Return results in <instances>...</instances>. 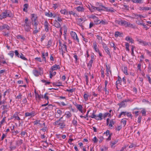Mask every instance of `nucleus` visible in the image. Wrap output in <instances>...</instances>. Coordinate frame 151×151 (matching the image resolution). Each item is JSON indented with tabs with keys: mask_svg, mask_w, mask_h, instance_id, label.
<instances>
[{
	"mask_svg": "<svg viewBox=\"0 0 151 151\" xmlns=\"http://www.w3.org/2000/svg\"><path fill=\"white\" fill-rule=\"evenodd\" d=\"M103 116V114L101 113H100L98 116H97L94 114L93 112V114L89 116L92 118H94L97 120H101L102 119V117Z\"/></svg>",
	"mask_w": 151,
	"mask_h": 151,
	"instance_id": "1",
	"label": "nucleus"
},
{
	"mask_svg": "<svg viewBox=\"0 0 151 151\" xmlns=\"http://www.w3.org/2000/svg\"><path fill=\"white\" fill-rule=\"evenodd\" d=\"M36 115V113L35 111H33L31 112H26L25 114V116L26 117L30 116L31 117L34 116Z\"/></svg>",
	"mask_w": 151,
	"mask_h": 151,
	"instance_id": "2",
	"label": "nucleus"
},
{
	"mask_svg": "<svg viewBox=\"0 0 151 151\" xmlns=\"http://www.w3.org/2000/svg\"><path fill=\"white\" fill-rule=\"evenodd\" d=\"M70 35L72 37L74 40H76L78 42H79V39L77 37L76 33L73 31H71L70 32Z\"/></svg>",
	"mask_w": 151,
	"mask_h": 151,
	"instance_id": "3",
	"label": "nucleus"
},
{
	"mask_svg": "<svg viewBox=\"0 0 151 151\" xmlns=\"http://www.w3.org/2000/svg\"><path fill=\"white\" fill-rule=\"evenodd\" d=\"M129 100H125L124 101H122L120 103L118 104V105H119V109L120 108L122 107H125L126 105V102L129 101ZM119 109H118L119 110Z\"/></svg>",
	"mask_w": 151,
	"mask_h": 151,
	"instance_id": "4",
	"label": "nucleus"
},
{
	"mask_svg": "<svg viewBox=\"0 0 151 151\" xmlns=\"http://www.w3.org/2000/svg\"><path fill=\"white\" fill-rule=\"evenodd\" d=\"M118 24L119 25L124 26L125 27H127L129 26V23L126 21L124 20L119 21ZM130 25V24H129Z\"/></svg>",
	"mask_w": 151,
	"mask_h": 151,
	"instance_id": "5",
	"label": "nucleus"
},
{
	"mask_svg": "<svg viewBox=\"0 0 151 151\" xmlns=\"http://www.w3.org/2000/svg\"><path fill=\"white\" fill-rule=\"evenodd\" d=\"M60 69V67L59 65L55 64L51 67L50 70L53 72V70H57Z\"/></svg>",
	"mask_w": 151,
	"mask_h": 151,
	"instance_id": "6",
	"label": "nucleus"
},
{
	"mask_svg": "<svg viewBox=\"0 0 151 151\" xmlns=\"http://www.w3.org/2000/svg\"><path fill=\"white\" fill-rule=\"evenodd\" d=\"M44 25L45 31L46 32H48L49 30V26L50 25L47 20L45 21Z\"/></svg>",
	"mask_w": 151,
	"mask_h": 151,
	"instance_id": "7",
	"label": "nucleus"
},
{
	"mask_svg": "<svg viewBox=\"0 0 151 151\" xmlns=\"http://www.w3.org/2000/svg\"><path fill=\"white\" fill-rule=\"evenodd\" d=\"M76 108L82 113H83V106L81 105L77 104L76 103L74 104Z\"/></svg>",
	"mask_w": 151,
	"mask_h": 151,
	"instance_id": "8",
	"label": "nucleus"
},
{
	"mask_svg": "<svg viewBox=\"0 0 151 151\" xmlns=\"http://www.w3.org/2000/svg\"><path fill=\"white\" fill-rule=\"evenodd\" d=\"M53 25L58 28H60L61 27L60 23L58 22L56 20H54L53 22Z\"/></svg>",
	"mask_w": 151,
	"mask_h": 151,
	"instance_id": "9",
	"label": "nucleus"
},
{
	"mask_svg": "<svg viewBox=\"0 0 151 151\" xmlns=\"http://www.w3.org/2000/svg\"><path fill=\"white\" fill-rule=\"evenodd\" d=\"M139 42L140 44L144 46L149 45V42H147L141 40L139 41Z\"/></svg>",
	"mask_w": 151,
	"mask_h": 151,
	"instance_id": "10",
	"label": "nucleus"
},
{
	"mask_svg": "<svg viewBox=\"0 0 151 151\" xmlns=\"http://www.w3.org/2000/svg\"><path fill=\"white\" fill-rule=\"evenodd\" d=\"M76 9L78 12H83L84 8L83 6H79L76 8Z\"/></svg>",
	"mask_w": 151,
	"mask_h": 151,
	"instance_id": "11",
	"label": "nucleus"
},
{
	"mask_svg": "<svg viewBox=\"0 0 151 151\" xmlns=\"http://www.w3.org/2000/svg\"><path fill=\"white\" fill-rule=\"evenodd\" d=\"M93 63V61L92 60H91L87 64V66L89 69H91V68L92 66V65Z\"/></svg>",
	"mask_w": 151,
	"mask_h": 151,
	"instance_id": "12",
	"label": "nucleus"
},
{
	"mask_svg": "<svg viewBox=\"0 0 151 151\" xmlns=\"http://www.w3.org/2000/svg\"><path fill=\"white\" fill-rule=\"evenodd\" d=\"M103 7L104 6L102 5V4H100L99 5V6L97 7L96 10L100 11L101 10H103Z\"/></svg>",
	"mask_w": 151,
	"mask_h": 151,
	"instance_id": "13",
	"label": "nucleus"
},
{
	"mask_svg": "<svg viewBox=\"0 0 151 151\" xmlns=\"http://www.w3.org/2000/svg\"><path fill=\"white\" fill-rule=\"evenodd\" d=\"M5 10L6 14L7 17H11L12 14L11 13L10 11L8 10Z\"/></svg>",
	"mask_w": 151,
	"mask_h": 151,
	"instance_id": "14",
	"label": "nucleus"
},
{
	"mask_svg": "<svg viewBox=\"0 0 151 151\" xmlns=\"http://www.w3.org/2000/svg\"><path fill=\"white\" fill-rule=\"evenodd\" d=\"M97 43L96 42H95L93 43L94 49L95 51L96 52H99V49L97 48Z\"/></svg>",
	"mask_w": 151,
	"mask_h": 151,
	"instance_id": "15",
	"label": "nucleus"
},
{
	"mask_svg": "<svg viewBox=\"0 0 151 151\" xmlns=\"http://www.w3.org/2000/svg\"><path fill=\"white\" fill-rule=\"evenodd\" d=\"M13 117L14 118H15V119L18 120H19L21 119L20 117L18 116L17 112H16L13 115Z\"/></svg>",
	"mask_w": 151,
	"mask_h": 151,
	"instance_id": "16",
	"label": "nucleus"
},
{
	"mask_svg": "<svg viewBox=\"0 0 151 151\" xmlns=\"http://www.w3.org/2000/svg\"><path fill=\"white\" fill-rule=\"evenodd\" d=\"M2 27L3 29H6L7 30H9L10 29V27L8 25L6 24H4L2 25Z\"/></svg>",
	"mask_w": 151,
	"mask_h": 151,
	"instance_id": "17",
	"label": "nucleus"
},
{
	"mask_svg": "<svg viewBox=\"0 0 151 151\" xmlns=\"http://www.w3.org/2000/svg\"><path fill=\"white\" fill-rule=\"evenodd\" d=\"M24 8L23 9V11L25 12H27V9L28 8L29 6L27 4H25L24 5Z\"/></svg>",
	"mask_w": 151,
	"mask_h": 151,
	"instance_id": "18",
	"label": "nucleus"
},
{
	"mask_svg": "<svg viewBox=\"0 0 151 151\" xmlns=\"http://www.w3.org/2000/svg\"><path fill=\"white\" fill-rule=\"evenodd\" d=\"M60 45L61 47H63V48H64L65 49V50L67 51V46L66 44V43H64V44L62 45V46H61V43L60 42H59Z\"/></svg>",
	"mask_w": 151,
	"mask_h": 151,
	"instance_id": "19",
	"label": "nucleus"
},
{
	"mask_svg": "<svg viewBox=\"0 0 151 151\" xmlns=\"http://www.w3.org/2000/svg\"><path fill=\"white\" fill-rule=\"evenodd\" d=\"M1 17H2V18H5L7 17V16L6 14V12L5 10L4 11L2 12L0 15Z\"/></svg>",
	"mask_w": 151,
	"mask_h": 151,
	"instance_id": "20",
	"label": "nucleus"
},
{
	"mask_svg": "<svg viewBox=\"0 0 151 151\" xmlns=\"http://www.w3.org/2000/svg\"><path fill=\"white\" fill-rule=\"evenodd\" d=\"M122 34V33H121L118 31L116 32L115 33V36L117 37L118 36H122L121 35Z\"/></svg>",
	"mask_w": 151,
	"mask_h": 151,
	"instance_id": "21",
	"label": "nucleus"
},
{
	"mask_svg": "<svg viewBox=\"0 0 151 151\" xmlns=\"http://www.w3.org/2000/svg\"><path fill=\"white\" fill-rule=\"evenodd\" d=\"M85 77L86 78V84L87 85H88V76L87 73H85L84 74Z\"/></svg>",
	"mask_w": 151,
	"mask_h": 151,
	"instance_id": "22",
	"label": "nucleus"
},
{
	"mask_svg": "<svg viewBox=\"0 0 151 151\" xmlns=\"http://www.w3.org/2000/svg\"><path fill=\"white\" fill-rule=\"evenodd\" d=\"M104 50L109 55V57L111 58V56L110 52H109V49L108 47H107V48H105L104 49Z\"/></svg>",
	"mask_w": 151,
	"mask_h": 151,
	"instance_id": "23",
	"label": "nucleus"
},
{
	"mask_svg": "<svg viewBox=\"0 0 151 151\" xmlns=\"http://www.w3.org/2000/svg\"><path fill=\"white\" fill-rule=\"evenodd\" d=\"M33 73L34 75L37 76H39L40 74V73L37 70H34Z\"/></svg>",
	"mask_w": 151,
	"mask_h": 151,
	"instance_id": "24",
	"label": "nucleus"
},
{
	"mask_svg": "<svg viewBox=\"0 0 151 151\" xmlns=\"http://www.w3.org/2000/svg\"><path fill=\"white\" fill-rule=\"evenodd\" d=\"M122 70L124 73L126 75L128 74L127 72V68L126 66H124L123 68H122Z\"/></svg>",
	"mask_w": 151,
	"mask_h": 151,
	"instance_id": "25",
	"label": "nucleus"
},
{
	"mask_svg": "<svg viewBox=\"0 0 151 151\" xmlns=\"http://www.w3.org/2000/svg\"><path fill=\"white\" fill-rule=\"evenodd\" d=\"M60 12L62 14H68V12L65 9H62L60 11Z\"/></svg>",
	"mask_w": 151,
	"mask_h": 151,
	"instance_id": "26",
	"label": "nucleus"
},
{
	"mask_svg": "<svg viewBox=\"0 0 151 151\" xmlns=\"http://www.w3.org/2000/svg\"><path fill=\"white\" fill-rule=\"evenodd\" d=\"M89 96V95L86 94V93H84L83 95V97L84 99V100L85 101H87V100H88V97Z\"/></svg>",
	"mask_w": 151,
	"mask_h": 151,
	"instance_id": "27",
	"label": "nucleus"
},
{
	"mask_svg": "<svg viewBox=\"0 0 151 151\" xmlns=\"http://www.w3.org/2000/svg\"><path fill=\"white\" fill-rule=\"evenodd\" d=\"M6 117L4 116L2 120L0 122V128L1 127V125L3 123L5 122Z\"/></svg>",
	"mask_w": 151,
	"mask_h": 151,
	"instance_id": "28",
	"label": "nucleus"
},
{
	"mask_svg": "<svg viewBox=\"0 0 151 151\" xmlns=\"http://www.w3.org/2000/svg\"><path fill=\"white\" fill-rule=\"evenodd\" d=\"M65 115H66V117L70 118L72 116V114L69 111L66 112L65 113Z\"/></svg>",
	"mask_w": 151,
	"mask_h": 151,
	"instance_id": "29",
	"label": "nucleus"
},
{
	"mask_svg": "<svg viewBox=\"0 0 151 151\" xmlns=\"http://www.w3.org/2000/svg\"><path fill=\"white\" fill-rule=\"evenodd\" d=\"M59 125L60 126V128L61 129H63L65 126V125L64 123H60Z\"/></svg>",
	"mask_w": 151,
	"mask_h": 151,
	"instance_id": "30",
	"label": "nucleus"
},
{
	"mask_svg": "<svg viewBox=\"0 0 151 151\" xmlns=\"http://www.w3.org/2000/svg\"><path fill=\"white\" fill-rule=\"evenodd\" d=\"M20 58H21L22 59L25 60H27V59L24 56V55L22 53H21V55H20V57H19Z\"/></svg>",
	"mask_w": 151,
	"mask_h": 151,
	"instance_id": "31",
	"label": "nucleus"
},
{
	"mask_svg": "<svg viewBox=\"0 0 151 151\" xmlns=\"http://www.w3.org/2000/svg\"><path fill=\"white\" fill-rule=\"evenodd\" d=\"M115 123V122L113 120V119L111 120L110 122V123L109 125V126L110 127H112L113 126L112 125L114 124Z\"/></svg>",
	"mask_w": 151,
	"mask_h": 151,
	"instance_id": "32",
	"label": "nucleus"
},
{
	"mask_svg": "<svg viewBox=\"0 0 151 151\" xmlns=\"http://www.w3.org/2000/svg\"><path fill=\"white\" fill-rule=\"evenodd\" d=\"M122 81L121 78L120 77H119L118 78V80L116 81V87L117 89H118V87H117V85L118 84L120 83Z\"/></svg>",
	"mask_w": 151,
	"mask_h": 151,
	"instance_id": "33",
	"label": "nucleus"
},
{
	"mask_svg": "<svg viewBox=\"0 0 151 151\" xmlns=\"http://www.w3.org/2000/svg\"><path fill=\"white\" fill-rule=\"evenodd\" d=\"M37 19H32V24L33 25H34L35 24H38L37 23Z\"/></svg>",
	"mask_w": 151,
	"mask_h": 151,
	"instance_id": "34",
	"label": "nucleus"
},
{
	"mask_svg": "<svg viewBox=\"0 0 151 151\" xmlns=\"http://www.w3.org/2000/svg\"><path fill=\"white\" fill-rule=\"evenodd\" d=\"M106 70L107 72H110V74L111 75V72L110 70V67H108L107 65L106 66Z\"/></svg>",
	"mask_w": 151,
	"mask_h": 151,
	"instance_id": "35",
	"label": "nucleus"
},
{
	"mask_svg": "<svg viewBox=\"0 0 151 151\" xmlns=\"http://www.w3.org/2000/svg\"><path fill=\"white\" fill-rule=\"evenodd\" d=\"M140 112L142 113V116H145L146 115V111L145 109H142Z\"/></svg>",
	"mask_w": 151,
	"mask_h": 151,
	"instance_id": "36",
	"label": "nucleus"
},
{
	"mask_svg": "<svg viewBox=\"0 0 151 151\" xmlns=\"http://www.w3.org/2000/svg\"><path fill=\"white\" fill-rule=\"evenodd\" d=\"M25 30L27 32H28L30 31L31 27L30 26H26L24 27Z\"/></svg>",
	"mask_w": 151,
	"mask_h": 151,
	"instance_id": "37",
	"label": "nucleus"
},
{
	"mask_svg": "<svg viewBox=\"0 0 151 151\" xmlns=\"http://www.w3.org/2000/svg\"><path fill=\"white\" fill-rule=\"evenodd\" d=\"M105 92V94L107 95H108L109 93V92L108 90H107V87H104L103 89Z\"/></svg>",
	"mask_w": 151,
	"mask_h": 151,
	"instance_id": "38",
	"label": "nucleus"
},
{
	"mask_svg": "<svg viewBox=\"0 0 151 151\" xmlns=\"http://www.w3.org/2000/svg\"><path fill=\"white\" fill-rule=\"evenodd\" d=\"M133 2L135 3H142V0H133Z\"/></svg>",
	"mask_w": 151,
	"mask_h": 151,
	"instance_id": "39",
	"label": "nucleus"
},
{
	"mask_svg": "<svg viewBox=\"0 0 151 151\" xmlns=\"http://www.w3.org/2000/svg\"><path fill=\"white\" fill-rule=\"evenodd\" d=\"M110 45L111 47H114V50H116V46L114 44V42H112L110 44Z\"/></svg>",
	"mask_w": 151,
	"mask_h": 151,
	"instance_id": "40",
	"label": "nucleus"
},
{
	"mask_svg": "<svg viewBox=\"0 0 151 151\" xmlns=\"http://www.w3.org/2000/svg\"><path fill=\"white\" fill-rule=\"evenodd\" d=\"M94 23L96 24H100V21L98 19H96L94 21Z\"/></svg>",
	"mask_w": 151,
	"mask_h": 151,
	"instance_id": "41",
	"label": "nucleus"
},
{
	"mask_svg": "<svg viewBox=\"0 0 151 151\" xmlns=\"http://www.w3.org/2000/svg\"><path fill=\"white\" fill-rule=\"evenodd\" d=\"M111 116V114L109 113H105L103 115L104 118H105L107 116Z\"/></svg>",
	"mask_w": 151,
	"mask_h": 151,
	"instance_id": "42",
	"label": "nucleus"
},
{
	"mask_svg": "<svg viewBox=\"0 0 151 151\" xmlns=\"http://www.w3.org/2000/svg\"><path fill=\"white\" fill-rule=\"evenodd\" d=\"M31 16L32 17V19H37V17L36 15L34 14H31Z\"/></svg>",
	"mask_w": 151,
	"mask_h": 151,
	"instance_id": "43",
	"label": "nucleus"
},
{
	"mask_svg": "<svg viewBox=\"0 0 151 151\" xmlns=\"http://www.w3.org/2000/svg\"><path fill=\"white\" fill-rule=\"evenodd\" d=\"M125 40L127 41H129L130 42L132 43V39L130 38L129 37L127 36L126 37L125 39Z\"/></svg>",
	"mask_w": 151,
	"mask_h": 151,
	"instance_id": "44",
	"label": "nucleus"
},
{
	"mask_svg": "<svg viewBox=\"0 0 151 151\" xmlns=\"http://www.w3.org/2000/svg\"><path fill=\"white\" fill-rule=\"evenodd\" d=\"M40 30V28H39L37 29H35L33 31V33L34 34H36L39 32Z\"/></svg>",
	"mask_w": 151,
	"mask_h": 151,
	"instance_id": "45",
	"label": "nucleus"
},
{
	"mask_svg": "<svg viewBox=\"0 0 151 151\" xmlns=\"http://www.w3.org/2000/svg\"><path fill=\"white\" fill-rule=\"evenodd\" d=\"M125 46V47H126V50L127 51H129V44L127 42H126Z\"/></svg>",
	"mask_w": 151,
	"mask_h": 151,
	"instance_id": "46",
	"label": "nucleus"
},
{
	"mask_svg": "<svg viewBox=\"0 0 151 151\" xmlns=\"http://www.w3.org/2000/svg\"><path fill=\"white\" fill-rule=\"evenodd\" d=\"M117 142V141H115L113 142H111V148L113 147V145L116 144Z\"/></svg>",
	"mask_w": 151,
	"mask_h": 151,
	"instance_id": "47",
	"label": "nucleus"
},
{
	"mask_svg": "<svg viewBox=\"0 0 151 151\" xmlns=\"http://www.w3.org/2000/svg\"><path fill=\"white\" fill-rule=\"evenodd\" d=\"M69 13L70 15L72 14V15H73L74 17H76V16H77V14L76 13L73 12L72 11H69Z\"/></svg>",
	"mask_w": 151,
	"mask_h": 151,
	"instance_id": "48",
	"label": "nucleus"
},
{
	"mask_svg": "<svg viewBox=\"0 0 151 151\" xmlns=\"http://www.w3.org/2000/svg\"><path fill=\"white\" fill-rule=\"evenodd\" d=\"M47 94L48 93H46L44 95V96H43V95H42V98H44L45 99L48 100L49 99L48 97L46 96V94Z\"/></svg>",
	"mask_w": 151,
	"mask_h": 151,
	"instance_id": "49",
	"label": "nucleus"
},
{
	"mask_svg": "<svg viewBox=\"0 0 151 151\" xmlns=\"http://www.w3.org/2000/svg\"><path fill=\"white\" fill-rule=\"evenodd\" d=\"M77 121L75 120L74 119H73L72 121V124L75 126H76L77 125Z\"/></svg>",
	"mask_w": 151,
	"mask_h": 151,
	"instance_id": "50",
	"label": "nucleus"
},
{
	"mask_svg": "<svg viewBox=\"0 0 151 151\" xmlns=\"http://www.w3.org/2000/svg\"><path fill=\"white\" fill-rule=\"evenodd\" d=\"M46 37L45 34H43L41 38V41L42 42L44 40L45 38Z\"/></svg>",
	"mask_w": 151,
	"mask_h": 151,
	"instance_id": "51",
	"label": "nucleus"
},
{
	"mask_svg": "<svg viewBox=\"0 0 151 151\" xmlns=\"http://www.w3.org/2000/svg\"><path fill=\"white\" fill-rule=\"evenodd\" d=\"M8 55H10L12 58H13L14 55V52L13 51H10L8 53Z\"/></svg>",
	"mask_w": 151,
	"mask_h": 151,
	"instance_id": "52",
	"label": "nucleus"
},
{
	"mask_svg": "<svg viewBox=\"0 0 151 151\" xmlns=\"http://www.w3.org/2000/svg\"><path fill=\"white\" fill-rule=\"evenodd\" d=\"M15 55L17 56L18 58H19V57H20V55H19V53L18 52V50H16L15 51Z\"/></svg>",
	"mask_w": 151,
	"mask_h": 151,
	"instance_id": "53",
	"label": "nucleus"
},
{
	"mask_svg": "<svg viewBox=\"0 0 151 151\" xmlns=\"http://www.w3.org/2000/svg\"><path fill=\"white\" fill-rule=\"evenodd\" d=\"M45 14L46 16H47L49 17H51V12L50 13L45 12Z\"/></svg>",
	"mask_w": 151,
	"mask_h": 151,
	"instance_id": "54",
	"label": "nucleus"
},
{
	"mask_svg": "<svg viewBox=\"0 0 151 151\" xmlns=\"http://www.w3.org/2000/svg\"><path fill=\"white\" fill-rule=\"evenodd\" d=\"M23 26L24 27L30 26L31 24L29 22L25 23L24 24Z\"/></svg>",
	"mask_w": 151,
	"mask_h": 151,
	"instance_id": "55",
	"label": "nucleus"
},
{
	"mask_svg": "<svg viewBox=\"0 0 151 151\" xmlns=\"http://www.w3.org/2000/svg\"><path fill=\"white\" fill-rule=\"evenodd\" d=\"M75 4H76L80 5L82 4V2L79 1H75Z\"/></svg>",
	"mask_w": 151,
	"mask_h": 151,
	"instance_id": "56",
	"label": "nucleus"
},
{
	"mask_svg": "<svg viewBox=\"0 0 151 151\" xmlns=\"http://www.w3.org/2000/svg\"><path fill=\"white\" fill-rule=\"evenodd\" d=\"M75 90L74 89H67L66 90V91H68V92H69L70 93H72L73 92H74L75 91Z\"/></svg>",
	"mask_w": 151,
	"mask_h": 151,
	"instance_id": "57",
	"label": "nucleus"
},
{
	"mask_svg": "<svg viewBox=\"0 0 151 151\" xmlns=\"http://www.w3.org/2000/svg\"><path fill=\"white\" fill-rule=\"evenodd\" d=\"M27 134L26 132L22 131L20 133V134L22 136H24L26 134Z\"/></svg>",
	"mask_w": 151,
	"mask_h": 151,
	"instance_id": "58",
	"label": "nucleus"
},
{
	"mask_svg": "<svg viewBox=\"0 0 151 151\" xmlns=\"http://www.w3.org/2000/svg\"><path fill=\"white\" fill-rule=\"evenodd\" d=\"M16 37L17 39L21 38L23 40H25V38L23 37L22 36L20 35H18Z\"/></svg>",
	"mask_w": 151,
	"mask_h": 151,
	"instance_id": "59",
	"label": "nucleus"
},
{
	"mask_svg": "<svg viewBox=\"0 0 151 151\" xmlns=\"http://www.w3.org/2000/svg\"><path fill=\"white\" fill-rule=\"evenodd\" d=\"M93 141L94 143H96L97 142V141H98V139L96 137H95L93 138Z\"/></svg>",
	"mask_w": 151,
	"mask_h": 151,
	"instance_id": "60",
	"label": "nucleus"
},
{
	"mask_svg": "<svg viewBox=\"0 0 151 151\" xmlns=\"http://www.w3.org/2000/svg\"><path fill=\"white\" fill-rule=\"evenodd\" d=\"M103 10L109 12L110 8L109 9L108 7H105L104 6L103 7Z\"/></svg>",
	"mask_w": 151,
	"mask_h": 151,
	"instance_id": "61",
	"label": "nucleus"
},
{
	"mask_svg": "<svg viewBox=\"0 0 151 151\" xmlns=\"http://www.w3.org/2000/svg\"><path fill=\"white\" fill-rule=\"evenodd\" d=\"M57 20L58 22H60L62 21V20L61 18V17H60L59 16H58V17Z\"/></svg>",
	"mask_w": 151,
	"mask_h": 151,
	"instance_id": "62",
	"label": "nucleus"
},
{
	"mask_svg": "<svg viewBox=\"0 0 151 151\" xmlns=\"http://www.w3.org/2000/svg\"><path fill=\"white\" fill-rule=\"evenodd\" d=\"M116 11V10H114L112 8H111L109 9V12H111V13L114 12Z\"/></svg>",
	"mask_w": 151,
	"mask_h": 151,
	"instance_id": "63",
	"label": "nucleus"
},
{
	"mask_svg": "<svg viewBox=\"0 0 151 151\" xmlns=\"http://www.w3.org/2000/svg\"><path fill=\"white\" fill-rule=\"evenodd\" d=\"M148 71L149 73L151 72V65L150 64L149 65Z\"/></svg>",
	"mask_w": 151,
	"mask_h": 151,
	"instance_id": "64",
	"label": "nucleus"
}]
</instances>
